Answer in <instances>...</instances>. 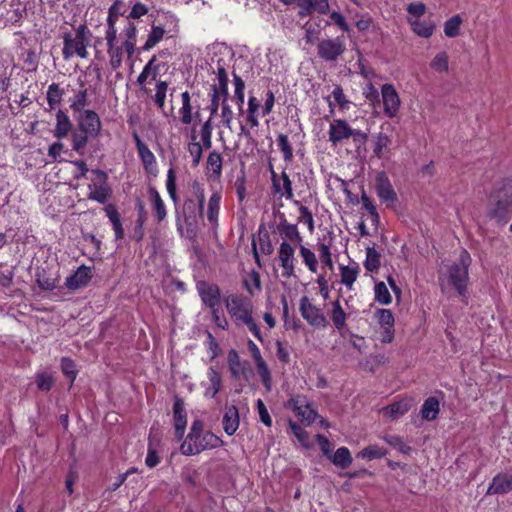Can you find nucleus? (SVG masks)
Segmentation results:
<instances>
[{
  "instance_id": "52",
  "label": "nucleus",
  "mask_w": 512,
  "mask_h": 512,
  "mask_svg": "<svg viewBox=\"0 0 512 512\" xmlns=\"http://www.w3.org/2000/svg\"><path fill=\"white\" fill-rule=\"evenodd\" d=\"M331 318L334 326L337 329H341L344 327L346 322V314L341 307L340 301L337 299L332 304Z\"/></svg>"
},
{
  "instance_id": "19",
  "label": "nucleus",
  "mask_w": 512,
  "mask_h": 512,
  "mask_svg": "<svg viewBox=\"0 0 512 512\" xmlns=\"http://www.w3.org/2000/svg\"><path fill=\"white\" fill-rule=\"evenodd\" d=\"M376 191L378 197L388 206H393L396 203V192L394 191L389 178L384 172H380L376 176Z\"/></svg>"
},
{
  "instance_id": "3",
  "label": "nucleus",
  "mask_w": 512,
  "mask_h": 512,
  "mask_svg": "<svg viewBox=\"0 0 512 512\" xmlns=\"http://www.w3.org/2000/svg\"><path fill=\"white\" fill-rule=\"evenodd\" d=\"M352 139L355 146H362L367 142V133L352 128L344 119H333L329 123L328 140L332 146H338Z\"/></svg>"
},
{
  "instance_id": "7",
  "label": "nucleus",
  "mask_w": 512,
  "mask_h": 512,
  "mask_svg": "<svg viewBox=\"0 0 512 512\" xmlns=\"http://www.w3.org/2000/svg\"><path fill=\"white\" fill-rule=\"evenodd\" d=\"M512 214V186H504L493 195V207L490 215L498 221L506 222Z\"/></svg>"
},
{
  "instance_id": "25",
  "label": "nucleus",
  "mask_w": 512,
  "mask_h": 512,
  "mask_svg": "<svg viewBox=\"0 0 512 512\" xmlns=\"http://www.w3.org/2000/svg\"><path fill=\"white\" fill-rule=\"evenodd\" d=\"M272 183L275 193L281 197L291 200L294 197L292 182L286 172L281 173V179L276 178L275 172H272Z\"/></svg>"
},
{
  "instance_id": "27",
  "label": "nucleus",
  "mask_w": 512,
  "mask_h": 512,
  "mask_svg": "<svg viewBox=\"0 0 512 512\" xmlns=\"http://www.w3.org/2000/svg\"><path fill=\"white\" fill-rule=\"evenodd\" d=\"M148 194L153 214L155 215L158 222H162L167 215L164 201L154 187L149 188Z\"/></svg>"
},
{
  "instance_id": "11",
  "label": "nucleus",
  "mask_w": 512,
  "mask_h": 512,
  "mask_svg": "<svg viewBox=\"0 0 512 512\" xmlns=\"http://www.w3.org/2000/svg\"><path fill=\"white\" fill-rule=\"evenodd\" d=\"M299 311L301 316L313 327L324 328L327 326V319L322 310L312 304L307 296L300 299Z\"/></svg>"
},
{
  "instance_id": "60",
  "label": "nucleus",
  "mask_w": 512,
  "mask_h": 512,
  "mask_svg": "<svg viewBox=\"0 0 512 512\" xmlns=\"http://www.w3.org/2000/svg\"><path fill=\"white\" fill-rule=\"evenodd\" d=\"M295 204L299 206L300 215L298 222L305 223L310 233L314 231V219L312 212L306 207L300 204L299 201H295Z\"/></svg>"
},
{
  "instance_id": "6",
  "label": "nucleus",
  "mask_w": 512,
  "mask_h": 512,
  "mask_svg": "<svg viewBox=\"0 0 512 512\" xmlns=\"http://www.w3.org/2000/svg\"><path fill=\"white\" fill-rule=\"evenodd\" d=\"M285 408L291 410L295 417L304 425H311L318 417V413L304 395H296L285 403Z\"/></svg>"
},
{
  "instance_id": "63",
  "label": "nucleus",
  "mask_w": 512,
  "mask_h": 512,
  "mask_svg": "<svg viewBox=\"0 0 512 512\" xmlns=\"http://www.w3.org/2000/svg\"><path fill=\"white\" fill-rule=\"evenodd\" d=\"M234 113L231 109V106L228 103L227 99H223L221 102V118L222 124L224 127L232 130V121H233Z\"/></svg>"
},
{
  "instance_id": "64",
  "label": "nucleus",
  "mask_w": 512,
  "mask_h": 512,
  "mask_svg": "<svg viewBox=\"0 0 512 512\" xmlns=\"http://www.w3.org/2000/svg\"><path fill=\"white\" fill-rule=\"evenodd\" d=\"M192 142L188 145V151L193 159V165L197 166L200 163L202 157L203 147L200 143L196 142V136L194 131L192 132Z\"/></svg>"
},
{
  "instance_id": "47",
  "label": "nucleus",
  "mask_w": 512,
  "mask_h": 512,
  "mask_svg": "<svg viewBox=\"0 0 512 512\" xmlns=\"http://www.w3.org/2000/svg\"><path fill=\"white\" fill-rule=\"evenodd\" d=\"M62 96L63 90L60 88L59 84L52 83L49 85L47 90V102L51 110L55 109L56 106L60 104Z\"/></svg>"
},
{
  "instance_id": "15",
  "label": "nucleus",
  "mask_w": 512,
  "mask_h": 512,
  "mask_svg": "<svg viewBox=\"0 0 512 512\" xmlns=\"http://www.w3.org/2000/svg\"><path fill=\"white\" fill-rule=\"evenodd\" d=\"M248 349L252 354L253 360L257 368V372L262 380L263 385L265 386L267 391H270L272 387L271 373L265 360L261 355L260 349L252 340L248 341Z\"/></svg>"
},
{
  "instance_id": "54",
  "label": "nucleus",
  "mask_w": 512,
  "mask_h": 512,
  "mask_svg": "<svg viewBox=\"0 0 512 512\" xmlns=\"http://www.w3.org/2000/svg\"><path fill=\"white\" fill-rule=\"evenodd\" d=\"M375 300L382 305H388L392 302L390 292L384 282H378L374 287Z\"/></svg>"
},
{
  "instance_id": "34",
  "label": "nucleus",
  "mask_w": 512,
  "mask_h": 512,
  "mask_svg": "<svg viewBox=\"0 0 512 512\" xmlns=\"http://www.w3.org/2000/svg\"><path fill=\"white\" fill-rule=\"evenodd\" d=\"M299 247V255L302 258L303 264L311 273H317L319 262L314 251L306 247L302 243Z\"/></svg>"
},
{
  "instance_id": "26",
  "label": "nucleus",
  "mask_w": 512,
  "mask_h": 512,
  "mask_svg": "<svg viewBox=\"0 0 512 512\" xmlns=\"http://www.w3.org/2000/svg\"><path fill=\"white\" fill-rule=\"evenodd\" d=\"M239 423L240 418L237 407L234 405L227 407L222 420L225 433L229 436L234 435L239 427Z\"/></svg>"
},
{
  "instance_id": "20",
  "label": "nucleus",
  "mask_w": 512,
  "mask_h": 512,
  "mask_svg": "<svg viewBox=\"0 0 512 512\" xmlns=\"http://www.w3.org/2000/svg\"><path fill=\"white\" fill-rule=\"evenodd\" d=\"M512 491V470L495 475L487 489L488 495H503Z\"/></svg>"
},
{
  "instance_id": "12",
  "label": "nucleus",
  "mask_w": 512,
  "mask_h": 512,
  "mask_svg": "<svg viewBox=\"0 0 512 512\" xmlns=\"http://www.w3.org/2000/svg\"><path fill=\"white\" fill-rule=\"evenodd\" d=\"M278 261L283 278L295 277V248L293 245L281 242L278 248Z\"/></svg>"
},
{
  "instance_id": "8",
  "label": "nucleus",
  "mask_w": 512,
  "mask_h": 512,
  "mask_svg": "<svg viewBox=\"0 0 512 512\" xmlns=\"http://www.w3.org/2000/svg\"><path fill=\"white\" fill-rule=\"evenodd\" d=\"M381 103L383 113L387 118H395L399 114L401 108V99L395 87L386 83L381 86Z\"/></svg>"
},
{
  "instance_id": "30",
  "label": "nucleus",
  "mask_w": 512,
  "mask_h": 512,
  "mask_svg": "<svg viewBox=\"0 0 512 512\" xmlns=\"http://www.w3.org/2000/svg\"><path fill=\"white\" fill-rule=\"evenodd\" d=\"M207 377L209 380V385L206 387L204 395L206 397L214 398L221 389L222 378L219 371L214 367H210L208 369Z\"/></svg>"
},
{
  "instance_id": "53",
  "label": "nucleus",
  "mask_w": 512,
  "mask_h": 512,
  "mask_svg": "<svg viewBox=\"0 0 512 512\" xmlns=\"http://www.w3.org/2000/svg\"><path fill=\"white\" fill-rule=\"evenodd\" d=\"M380 266V254L373 247L366 249V259L364 261V267L369 272L376 271Z\"/></svg>"
},
{
  "instance_id": "5",
  "label": "nucleus",
  "mask_w": 512,
  "mask_h": 512,
  "mask_svg": "<svg viewBox=\"0 0 512 512\" xmlns=\"http://www.w3.org/2000/svg\"><path fill=\"white\" fill-rule=\"evenodd\" d=\"M224 302L228 314L236 325H242L252 316L253 305L245 296L232 294L227 296Z\"/></svg>"
},
{
  "instance_id": "36",
  "label": "nucleus",
  "mask_w": 512,
  "mask_h": 512,
  "mask_svg": "<svg viewBox=\"0 0 512 512\" xmlns=\"http://www.w3.org/2000/svg\"><path fill=\"white\" fill-rule=\"evenodd\" d=\"M221 193L215 191L209 198L207 207V219L213 226L218 224V215L220 210Z\"/></svg>"
},
{
  "instance_id": "57",
  "label": "nucleus",
  "mask_w": 512,
  "mask_h": 512,
  "mask_svg": "<svg viewBox=\"0 0 512 512\" xmlns=\"http://www.w3.org/2000/svg\"><path fill=\"white\" fill-rule=\"evenodd\" d=\"M462 19L459 15H454L444 23V34L453 38L459 34Z\"/></svg>"
},
{
  "instance_id": "14",
  "label": "nucleus",
  "mask_w": 512,
  "mask_h": 512,
  "mask_svg": "<svg viewBox=\"0 0 512 512\" xmlns=\"http://www.w3.org/2000/svg\"><path fill=\"white\" fill-rule=\"evenodd\" d=\"M93 173L97 175L98 181L89 185L90 192L88 194V198L104 204L110 197V188L107 185V175L99 169L93 170Z\"/></svg>"
},
{
  "instance_id": "1",
  "label": "nucleus",
  "mask_w": 512,
  "mask_h": 512,
  "mask_svg": "<svg viewBox=\"0 0 512 512\" xmlns=\"http://www.w3.org/2000/svg\"><path fill=\"white\" fill-rule=\"evenodd\" d=\"M223 445V441L210 431L203 432L201 420H194L190 432L180 446L183 455L191 456L208 449H215Z\"/></svg>"
},
{
  "instance_id": "40",
  "label": "nucleus",
  "mask_w": 512,
  "mask_h": 512,
  "mask_svg": "<svg viewBox=\"0 0 512 512\" xmlns=\"http://www.w3.org/2000/svg\"><path fill=\"white\" fill-rule=\"evenodd\" d=\"M207 172L211 173V176L218 179L222 173V156L220 153L213 151L208 155L207 158Z\"/></svg>"
},
{
  "instance_id": "49",
  "label": "nucleus",
  "mask_w": 512,
  "mask_h": 512,
  "mask_svg": "<svg viewBox=\"0 0 512 512\" xmlns=\"http://www.w3.org/2000/svg\"><path fill=\"white\" fill-rule=\"evenodd\" d=\"M87 97H88L87 89L84 87V84L81 83V89L73 97L71 104H70V108L74 112H83L84 107L87 105Z\"/></svg>"
},
{
  "instance_id": "28",
  "label": "nucleus",
  "mask_w": 512,
  "mask_h": 512,
  "mask_svg": "<svg viewBox=\"0 0 512 512\" xmlns=\"http://www.w3.org/2000/svg\"><path fill=\"white\" fill-rule=\"evenodd\" d=\"M123 35L125 40L123 41V47L127 56L130 58L135 52L137 42V27L134 22L129 21L123 29Z\"/></svg>"
},
{
  "instance_id": "4",
  "label": "nucleus",
  "mask_w": 512,
  "mask_h": 512,
  "mask_svg": "<svg viewBox=\"0 0 512 512\" xmlns=\"http://www.w3.org/2000/svg\"><path fill=\"white\" fill-rule=\"evenodd\" d=\"M471 263L469 253L463 250L459 256L458 262L453 263L447 269V281L461 296L466 297L467 284L469 280L468 268Z\"/></svg>"
},
{
  "instance_id": "24",
  "label": "nucleus",
  "mask_w": 512,
  "mask_h": 512,
  "mask_svg": "<svg viewBox=\"0 0 512 512\" xmlns=\"http://www.w3.org/2000/svg\"><path fill=\"white\" fill-rule=\"evenodd\" d=\"M173 413H174V428H175V435L178 440H180L186 430L187 425V417H186V411L184 408V405L181 400L177 399L173 406Z\"/></svg>"
},
{
  "instance_id": "51",
  "label": "nucleus",
  "mask_w": 512,
  "mask_h": 512,
  "mask_svg": "<svg viewBox=\"0 0 512 512\" xmlns=\"http://www.w3.org/2000/svg\"><path fill=\"white\" fill-rule=\"evenodd\" d=\"M330 96L334 99V102L337 103L342 112L350 109L351 101L346 97L340 85L334 86Z\"/></svg>"
},
{
  "instance_id": "59",
  "label": "nucleus",
  "mask_w": 512,
  "mask_h": 512,
  "mask_svg": "<svg viewBox=\"0 0 512 512\" xmlns=\"http://www.w3.org/2000/svg\"><path fill=\"white\" fill-rule=\"evenodd\" d=\"M277 145L283 154L285 161L289 162L293 158V149L289 142L288 136L285 134H279L277 136Z\"/></svg>"
},
{
  "instance_id": "32",
  "label": "nucleus",
  "mask_w": 512,
  "mask_h": 512,
  "mask_svg": "<svg viewBox=\"0 0 512 512\" xmlns=\"http://www.w3.org/2000/svg\"><path fill=\"white\" fill-rule=\"evenodd\" d=\"M333 238L329 237L328 241L318 242L316 247L319 253L320 261L323 267H327L330 271L334 269V263L332 259L331 247Z\"/></svg>"
},
{
  "instance_id": "41",
  "label": "nucleus",
  "mask_w": 512,
  "mask_h": 512,
  "mask_svg": "<svg viewBox=\"0 0 512 512\" xmlns=\"http://www.w3.org/2000/svg\"><path fill=\"white\" fill-rule=\"evenodd\" d=\"M105 211H106L107 217L109 218L110 222L113 225V230L115 233L116 240L122 239L124 236V230L122 227V223H121L118 211L112 205L107 206L105 208Z\"/></svg>"
},
{
  "instance_id": "13",
  "label": "nucleus",
  "mask_w": 512,
  "mask_h": 512,
  "mask_svg": "<svg viewBox=\"0 0 512 512\" xmlns=\"http://www.w3.org/2000/svg\"><path fill=\"white\" fill-rule=\"evenodd\" d=\"M381 331L379 340L382 343H391L394 339V316L389 309L379 308L374 314Z\"/></svg>"
},
{
  "instance_id": "16",
  "label": "nucleus",
  "mask_w": 512,
  "mask_h": 512,
  "mask_svg": "<svg viewBox=\"0 0 512 512\" xmlns=\"http://www.w3.org/2000/svg\"><path fill=\"white\" fill-rule=\"evenodd\" d=\"M79 128L81 132L97 137L100 134L102 123L96 112L93 110H84L79 118Z\"/></svg>"
},
{
  "instance_id": "48",
  "label": "nucleus",
  "mask_w": 512,
  "mask_h": 512,
  "mask_svg": "<svg viewBox=\"0 0 512 512\" xmlns=\"http://www.w3.org/2000/svg\"><path fill=\"white\" fill-rule=\"evenodd\" d=\"M387 454L386 449L378 446V445H369L362 449L358 454L357 457L367 460H373L382 458Z\"/></svg>"
},
{
  "instance_id": "23",
  "label": "nucleus",
  "mask_w": 512,
  "mask_h": 512,
  "mask_svg": "<svg viewBox=\"0 0 512 512\" xmlns=\"http://www.w3.org/2000/svg\"><path fill=\"white\" fill-rule=\"evenodd\" d=\"M340 272V283L343 284L348 290L353 289V285L356 282L360 267L358 263L351 262L348 265H339Z\"/></svg>"
},
{
  "instance_id": "58",
  "label": "nucleus",
  "mask_w": 512,
  "mask_h": 512,
  "mask_svg": "<svg viewBox=\"0 0 512 512\" xmlns=\"http://www.w3.org/2000/svg\"><path fill=\"white\" fill-rule=\"evenodd\" d=\"M260 104L256 97L251 96L248 100V109H247V121L250 123L252 128L258 127L259 121L256 115L259 110Z\"/></svg>"
},
{
  "instance_id": "9",
  "label": "nucleus",
  "mask_w": 512,
  "mask_h": 512,
  "mask_svg": "<svg viewBox=\"0 0 512 512\" xmlns=\"http://www.w3.org/2000/svg\"><path fill=\"white\" fill-rule=\"evenodd\" d=\"M217 79L218 83L212 86L211 103L208 108L211 115L217 114L220 101L228 98V75L223 66L217 69Z\"/></svg>"
},
{
  "instance_id": "62",
  "label": "nucleus",
  "mask_w": 512,
  "mask_h": 512,
  "mask_svg": "<svg viewBox=\"0 0 512 512\" xmlns=\"http://www.w3.org/2000/svg\"><path fill=\"white\" fill-rule=\"evenodd\" d=\"M305 8L319 14H327L329 11L328 0H303Z\"/></svg>"
},
{
  "instance_id": "43",
  "label": "nucleus",
  "mask_w": 512,
  "mask_h": 512,
  "mask_svg": "<svg viewBox=\"0 0 512 512\" xmlns=\"http://www.w3.org/2000/svg\"><path fill=\"white\" fill-rule=\"evenodd\" d=\"M430 67L437 73H448L449 56L445 51L437 53L430 62Z\"/></svg>"
},
{
  "instance_id": "37",
  "label": "nucleus",
  "mask_w": 512,
  "mask_h": 512,
  "mask_svg": "<svg viewBox=\"0 0 512 512\" xmlns=\"http://www.w3.org/2000/svg\"><path fill=\"white\" fill-rule=\"evenodd\" d=\"M72 127L69 117L62 111L58 110L56 113V126L53 134L56 138H64L69 133Z\"/></svg>"
},
{
  "instance_id": "39",
  "label": "nucleus",
  "mask_w": 512,
  "mask_h": 512,
  "mask_svg": "<svg viewBox=\"0 0 512 512\" xmlns=\"http://www.w3.org/2000/svg\"><path fill=\"white\" fill-rule=\"evenodd\" d=\"M159 73V64H157L156 56H153L147 64L144 66L143 70L139 74L137 78V83L139 85H143L149 77L152 80H155Z\"/></svg>"
},
{
  "instance_id": "50",
  "label": "nucleus",
  "mask_w": 512,
  "mask_h": 512,
  "mask_svg": "<svg viewBox=\"0 0 512 512\" xmlns=\"http://www.w3.org/2000/svg\"><path fill=\"white\" fill-rule=\"evenodd\" d=\"M383 440L393 447L395 450L402 454H409L411 452V447L405 443L402 437L397 435H385L383 436Z\"/></svg>"
},
{
  "instance_id": "56",
  "label": "nucleus",
  "mask_w": 512,
  "mask_h": 512,
  "mask_svg": "<svg viewBox=\"0 0 512 512\" xmlns=\"http://www.w3.org/2000/svg\"><path fill=\"white\" fill-rule=\"evenodd\" d=\"M214 115L210 114V117L208 120H206L200 129V136L203 143L204 148L209 149L212 146V117Z\"/></svg>"
},
{
  "instance_id": "38",
  "label": "nucleus",
  "mask_w": 512,
  "mask_h": 512,
  "mask_svg": "<svg viewBox=\"0 0 512 512\" xmlns=\"http://www.w3.org/2000/svg\"><path fill=\"white\" fill-rule=\"evenodd\" d=\"M181 102L182 105L179 109V115L181 118V122L184 125H190L193 120V107L191 104V97L188 91H185L181 94Z\"/></svg>"
},
{
  "instance_id": "55",
  "label": "nucleus",
  "mask_w": 512,
  "mask_h": 512,
  "mask_svg": "<svg viewBox=\"0 0 512 512\" xmlns=\"http://www.w3.org/2000/svg\"><path fill=\"white\" fill-rule=\"evenodd\" d=\"M289 427H290L293 435L297 438V440L303 447H305V448L311 447V444L309 441V434L307 431H305L301 426H299L294 421H289Z\"/></svg>"
},
{
  "instance_id": "18",
  "label": "nucleus",
  "mask_w": 512,
  "mask_h": 512,
  "mask_svg": "<svg viewBox=\"0 0 512 512\" xmlns=\"http://www.w3.org/2000/svg\"><path fill=\"white\" fill-rule=\"evenodd\" d=\"M197 291L202 302L210 309L219 307L220 305V289L215 284H210L205 281L197 283Z\"/></svg>"
},
{
  "instance_id": "10",
  "label": "nucleus",
  "mask_w": 512,
  "mask_h": 512,
  "mask_svg": "<svg viewBox=\"0 0 512 512\" xmlns=\"http://www.w3.org/2000/svg\"><path fill=\"white\" fill-rule=\"evenodd\" d=\"M318 56L325 61H335L341 56L346 45L343 37L323 39L318 43Z\"/></svg>"
},
{
  "instance_id": "21",
  "label": "nucleus",
  "mask_w": 512,
  "mask_h": 512,
  "mask_svg": "<svg viewBox=\"0 0 512 512\" xmlns=\"http://www.w3.org/2000/svg\"><path fill=\"white\" fill-rule=\"evenodd\" d=\"M413 400L410 398L401 399L381 409L384 417L395 420L406 414L412 407Z\"/></svg>"
},
{
  "instance_id": "22",
  "label": "nucleus",
  "mask_w": 512,
  "mask_h": 512,
  "mask_svg": "<svg viewBox=\"0 0 512 512\" xmlns=\"http://www.w3.org/2000/svg\"><path fill=\"white\" fill-rule=\"evenodd\" d=\"M91 278V269L85 265H82L73 275L67 277L65 284L69 289L76 290L86 286Z\"/></svg>"
},
{
  "instance_id": "33",
  "label": "nucleus",
  "mask_w": 512,
  "mask_h": 512,
  "mask_svg": "<svg viewBox=\"0 0 512 512\" xmlns=\"http://www.w3.org/2000/svg\"><path fill=\"white\" fill-rule=\"evenodd\" d=\"M412 31L422 38H429L433 35L435 24L432 21H421L420 19L408 18Z\"/></svg>"
},
{
  "instance_id": "2",
  "label": "nucleus",
  "mask_w": 512,
  "mask_h": 512,
  "mask_svg": "<svg viewBox=\"0 0 512 512\" xmlns=\"http://www.w3.org/2000/svg\"><path fill=\"white\" fill-rule=\"evenodd\" d=\"M63 49L62 55L64 60H69L74 56L81 59L88 57L87 47L89 46L92 38L90 29L81 24L75 29V33H64L63 35Z\"/></svg>"
},
{
  "instance_id": "17",
  "label": "nucleus",
  "mask_w": 512,
  "mask_h": 512,
  "mask_svg": "<svg viewBox=\"0 0 512 512\" xmlns=\"http://www.w3.org/2000/svg\"><path fill=\"white\" fill-rule=\"evenodd\" d=\"M277 231L281 237V242H286L296 246L303 243V237L299 232L297 224L289 223L284 216L281 217V220L277 225Z\"/></svg>"
},
{
  "instance_id": "29",
  "label": "nucleus",
  "mask_w": 512,
  "mask_h": 512,
  "mask_svg": "<svg viewBox=\"0 0 512 512\" xmlns=\"http://www.w3.org/2000/svg\"><path fill=\"white\" fill-rule=\"evenodd\" d=\"M165 34L166 30L163 25L152 24L151 30L147 35L145 43L141 46L140 51L146 52L153 49L158 43H160V41L163 40Z\"/></svg>"
},
{
  "instance_id": "42",
  "label": "nucleus",
  "mask_w": 512,
  "mask_h": 512,
  "mask_svg": "<svg viewBox=\"0 0 512 512\" xmlns=\"http://www.w3.org/2000/svg\"><path fill=\"white\" fill-rule=\"evenodd\" d=\"M331 460L334 465L340 467V468H348L352 464V457L351 453L348 448L346 447H340L336 450L334 455H331Z\"/></svg>"
},
{
  "instance_id": "46",
  "label": "nucleus",
  "mask_w": 512,
  "mask_h": 512,
  "mask_svg": "<svg viewBox=\"0 0 512 512\" xmlns=\"http://www.w3.org/2000/svg\"><path fill=\"white\" fill-rule=\"evenodd\" d=\"M233 82H234V96L236 99V104L238 106L239 112H243V105H244V90H245V83L242 80V78L237 75L233 74Z\"/></svg>"
},
{
  "instance_id": "45",
  "label": "nucleus",
  "mask_w": 512,
  "mask_h": 512,
  "mask_svg": "<svg viewBox=\"0 0 512 512\" xmlns=\"http://www.w3.org/2000/svg\"><path fill=\"white\" fill-rule=\"evenodd\" d=\"M230 372L233 377L238 378L244 370L243 364L236 350L231 349L227 356Z\"/></svg>"
},
{
  "instance_id": "31",
  "label": "nucleus",
  "mask_w": 512,
  "mask_h": 512,
  "mask_svg": "<svg viewBox=\"0 0 512 512\" xmlns=\"http://www.w3.org/2000/svg\"><path fill=\"white\" fill-rule=\"evenodd\" d=\"M134 140L136 143L138 154L143 162L145 169H151L156 163L154 154L149 149V147L142 142L138 134H134Z\"/></svg>"
},
{
  "instance_id": "61",
  "label": "nucleus",
  "mask_w": 512,
  "mask_h": 512,
  "mask_svg": "<svg viewBox=\"0 0 512 512\" xmlns=\"http://www.w3.org/2000/svg\"><path fill=\"white\" fill-rule=\"evenodd\" d=\"M168 89V84L165 81H158L156 83V91L154 95V101L159 109L163 110L165 106L166 93Z\"/></svg>"
},
{
  "instance_id": "44",
  "label": "nucleus",
  "mask_w": 512,
  "mask_h": 512,
  "mask_svg": "<svg viewBox=\"0 0 512 512\" xmlns=\"http://www.w3.org/2000/svg\"><path fill=\"white\" fill-rule=\"evenodd\" d=\"M125 48L123 43L121 45H111L107 47V53L109 55V64L112 69L116 70L122 65V56Z\"/></svg>"
},
{
  "instance_id": "35",
  "label": "nucleus",
  "mask_w": 512,
  "mask_h": 512,
  "mask_svg": "<svg viewBox=\"0 0 512 512\" xmlns=\"http://www.w3.org/2000/svg\"><path fill=\"white\" fill-rule=\"evenodd\" d=\"M440 412V404L437 398H427L421 409V417L426 421H433L438 417Z\"/></svg>"
}]
</instances>
